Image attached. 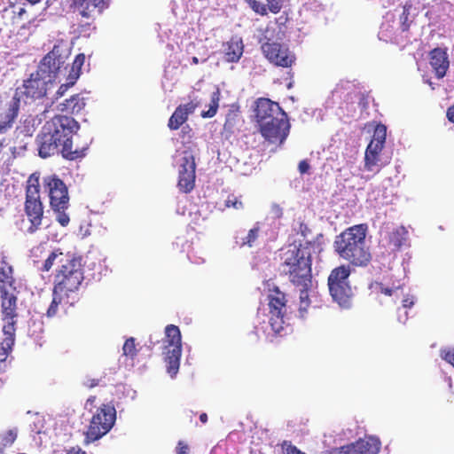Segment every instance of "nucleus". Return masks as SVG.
Listing matches in <instances>:
<instances>
[{"label": "nucleus", "mask_w": 454, "mask_h": 454, "mask_svg": "<svg viewBox=\"0 0 454 454\" xmlns=\"http://www.w3.org/2000/svg\"><path fill=\"white\" fill-rule=\"evenodd\" d=\"M80 129L73 117L56 114L43 124L36 137L38 154L46 159L58 153L63 158L74 160L85 155L86 148H73V137Z\"/></svg>", "instance_id": "f257e3e1"}, {"label": "nucleus", "mask_w": 454, "mask_h": 454, "mask_svg": "<svg viewBox=\"0 0 454 454\" xmlns=\"http://www.w3.org/2000/svg\"><path fill=\"white\" fill-rule=\"evenodd\" d=\"M83 279L84 272L81 259L74 256L58 266L53 278L52 301L47 309V317L56 316L59 305H74L78 301V291Z\"/></svg>", "instance_id": "f03ea898"}, {"label": "nucleus", "mask_w": 454, "mask_h": 454, "mask_svg": "<svg viewBox=\"0 0 454 454\" xmlns=\"http://www.w3.org/2000/svg\"><path fill=\"white\" fill-rule=\"evenodd\" d=\"M319 247L314 239L291 245L282 254L280 270L294 286H308L312 279V253Z\"/></svg>", "instance_id": "7ed1b4c3"}, {"label": "nucleus", "mask_w": 454, "mask_h": 454, "mask_svg": "<svg viewBox=\"0 0 454 454\" xmlns=\"http://www.w3.org/2000/svg\"><path fill=\"white\" fill-rule=\"evenodd\" d=\"M367 229L365 223H361L343 231L336 236L333 242L335 253L353 266H367L372 260V254L365 240Z\"/></svg>", "instance_id": "20e7f679"}, {"label": "nucleus", "mask_w": 454, "mask_h": 454, "mask_svg": "<svg viewBox=\"0 0 454 454\" xmlns=\"http://www.w3.org/2000/svg\"><path fill=\"white\" fill-rule=\"evenodd\" d=\"M43 188L57 222L63 227L67 226L70 218L67 210L70 207V198L67 184L57 175H51L43 177Z\"/></svg>", "instance_id": "39448f33"}, {"label": "nucleus", "mask_w": 454, "mask_h": 454, "mask_svg": "<svg viewBox=\"0 0 454 454\" xmlns=\"http://www.w3.org/2000/svg\"><path fill=\"white\" fill-rule=\"evenodd\" d=\"M24 212L30 223L27 231L33 234L41 228L44 214L40 197L39 176L35 173L30 175L27 180Z\"/></svg>", "instance_id": "423d86ee"}, {"label": "nucleus", "mask_w": 454, "mask_h": 454, "mask_svg": "<svg viewBox=\"0 0 454 454\" xmlns=\"http://www.w3.org/2000/svg\"><path fill=\"white\" fill-rule=\"evenodd\" d=\"M351 270L349 265H340L332 270L328 276L329 293L340 306L348 308L353 298V291L349 281Z\"/></svg>", "instance_id": "0eeeda50"}, {"label": "nucleus", "mask_w": 454, "mask_h": 454, "mask_svg": "<svg viewBox=\"0 0 454 454\" xmlns=\"http://www.w3.org/2000/svg\"><path fill=\"white\" fill-rule=\"evenodd\" d=\"M116 420V410L112 403H103L93 414L85 433V443L93 442L106 434Z\"/></svg>", "instance_id": "6e6552de"}, {"label": "nucleus", "mask_w": 454, "mask_h": 454, "mask_svg": "<svg viewBox=\"0 0 454 454\" xmlns=\"http://www.w3.org/2000/svg\"><path fill=\"white\" fill-rule=\"evenodd\" d=\"M269 323L275 333H280L285 327V317L287 311L286 294L278 286L269 290L267 295Z\"/></svg>", "instance_id": "1a4fd4ad"}, {"label": "nucleus", "mask_w": 454, "mask_h": 454, "mask_svg": "<svg viewBox=\"0 0 454 454\" xmlns=\"http://www.w3.org/2000/svg\"><path fill=\"white\" fill-rule=\"evenodd\" d=\"M290 128L287 114L284 112L259 125L258 130L268 143L281 146L289 135Z\"/></svg>", "instance_id": "9d476101"}, {"label": "nucleus", "mask_w": 454, "mask_h": 454, "mask_svg": "<svg viewBox=\"0 0 454 454\" xmlns=\"http://www.w3.org/2000/svg\"><path fill=\"white\" fill-rule=\"evenodd\" d=\"M263 56L270 63L284 68H290L296 61V57L288 46L268 39L261 46Z\"/></svg>", "instance_id": "9b49d317"}, {"label": "nucleus", "mask_w": 454, "mask_h": 454, "mask_svg": "<svg viewBox=\"0 0 454 454\" xmlns=\"http://www.w3.org/2000/svg\"><path fill=\"white\" fill-rule=\"evenodd\" d=\"M52 84L53 82L51 81L49 75L44 76V74L35 70L27 80H24L20 93L26 100L42 99L46 97Z\"/></svg>", "instance_id": "f8f14e48"}, {"label": "nucleus", "mask_w": 454, "mask_h": 454, "mask_svg": "<svg viewBox=\"0 0 454 454\" xmlns=\"http://www.w3.org/2000/svg\"><path fill=\"white\" fill-rule=\"evenodd\" d=\"M387 137V128L385 125L378 124L373 132L372 138L366 147L364 153V168L367 171H373L380 161L382 152Z\"/></svg>", "instance_id": "ddd939ff"}, {"label": "nucleus", "mask_w": 454, "mask_h": 454, "mask_svg": "<svg viewBox=\"0 0 454 454\" xmlns=\"http://www.w3.org/2000/svg\"><path fill=\"white\" fill-rule=\"evenodd\" d=\"M107 6V0H73L74 12L90 20L84 25H80L79 32L83 33L90 30L91 24L96 17L100 15Z\"/></svg>", "instance_id": "4468645a"}, {"label": "nucleus", "mask_w": 454, "mask_h": 454, "mask_svg": "<svg viewBox=\"0 0 454 454\" xmlns=\"http://www.w3.org/2000/svg\"><path fill=\"white\" fill-rule=\"evenodd\" d=\"M196 162L193 154L184 152L178 167L177 187L181 192L189 193L195 187Z\"/></svg>", "instance_id": "2eb2a0df"}, {"label": "nucleus", "mask_w": 454, "mask_h": 454, "mask_svg": "<svg viewBox=\"0 0 454 454\" xmlns=\"http://www.w3.org/2000/svg\"><path fill=\"white\" fill-rule=\"evenodd\" d=\"M66 61V56L59 53V48L54 46L52 50L47 53L38 65L37 71L51 78L54 82L59 71Z\"/></svg>", "instance_id": "dca6fc26"}, {"label": "nucleus", "mask_w": 454, "mask_h": 454, "mask_svg": "<svg viewBox=\"0 0 454 454\" xmlns=\"http://www.w3.org/2000/svg\"><path fill=\"white\" fill-rule=\"evenodd\" d=\"M380 442L378 439L369 437L359 439L354 443L333 449L330 454H378Z\"/></svg>", "instance_id": "f3484780"}, {"label": "nucleus", "mask_w": 454, "mask_h": 454, "mask_svg": "<svg viewBox=\"0 0 454 454\" xmlns=\"http://www.w3.org/2000/svg\"><path fill=\"white\" fill-rule=\"evenodd\" d=\"M254 119L257 125H261L271 118L281 115L285 111L278 103L266 98H260L254 102Z\"/></svg>", "instance_id": "a211bd4d"}, {"label": "nucleus", "mask_w": 454, "mask_h": 454, "mask_svg": "<svg viewBox=\"0 0 454 454\" xmlns=\"http://www.w3.org/2000/svg\"><path fill=\"white\" fill-rule=\"evenodd\" d=\"M20 109V98L14 95L9 102L0 100V132L12 127Z\"/></svg>", "instance_id": "6ab92c4d"}, {"label": "nucleus", "mask_w": 454, "mask_h": 454, "mask_svg": "<svg viewBox=\"0 0 454 454\" xmlns=\"http://www.w3.org/2000/svg\"><path fill=\"white\" fill-rule=\"evenodd\" d=\"M429 64L438 79L446 75L450 67L449 56L446 49L434 48L429 52Z\"/></svg>", "instance_id": "aec40b11"}, {"label": "nucleus", "mask_w": 454, "mask_h": 454, "mask_svg": "<svg viewBox=\"0 0 454 454\" xmlns=\"http://www.w3.org/2000/svg\"><path fill=\"white\" fill-rule=\"evenodd\" d=\"M199 106V101H190L187 104L179 105L168 121V129L171 130L178 129L187 121L189 115L193 114Z\"/></svg>", "instance_id": "412c9836"}, {"label": "nucleus", "mask_w": 454, "mask_h": 454, "mask_svg": "<svg viewBox=\"0 0 454 454\" xmlns=\"http://www.w3.org/2000/svg\"><path fill=\"white\" fill-rule=\"evenodd\" d=\"M2 320L18 317V297L16 291L0 293Z\"/></svg>", "instance_id": "4be33fe9"}, {"label": "nucleus", "mask_w": 454, "mask_h": 454, "mask_svg": "<svg viewBox=\"0 0 454 454\" xmlns=\"http://www.w3.org/2000/svg\"><path fill=\"white\" fill-rule=\"evenodd\" d=\"M13 267L5 261L0 264V293L16 291Z\"/></svg>", "instance_id": "5701e85b"}, {"label": "nucleus", "mask_w": 454, "mask_h": 454, "mask_svg": "<svg viewBox=\"0 0 454 454\" xmlns=\"http://www.w3.org/2000/svg\"><path fill=\"white\" fill-rule=\"evenodd\" d=\"M84 98L80 94H74L64 102L59 104L58 110L70 114H79L85 107Z\"/></svg>", "instance_id": "b1692460"}, {"label": "nucleus", "mask_w": 454, "mask_h": 454, "mask_svg": "<svg viewBox=\"0 0 454 454\" xmlns=\"http://www.w3.org/2000/svg\"><path fill=\"white\" fill-rule=\"evenodd\" d=\"M164 354L167 372L171 377H175L179 370L182 348H179L178 347L176 348H168L167 349H164Z\"/></svg>", "instance_id": "393cba45"}, {"label": "nucleus", "mask_w": 454, "mask_h": 454, "mask_svg": "<svg viewBox=\"0 0 454 454\" xmlns=\"http://www.w3.org/2000/svg\"><path fill=\"white\" fill-rule=\"evenodd\" d=\"M243 51L242 41L232 38L224 44V59L229 63H236L240 59Z\"/></svg>", "instance_id": "a878e982"}, {"label": "nucleus", "mask_w": 454, "mask_h": 454, "mask_svg": "<svg viewBox=\"0 0 454 454\" xmlns=\"http://www.w3.org/2000/svg\"><path fill=\"white\" fill-rule=\"evenodd\" d=\"M403 286V284L400 281L393 282L391 286L386 285L382 282L375 281L370 285V289L372 290V293L375 294L376 295L384 294L387 296H392L397 291L401 290Z\"/></svg>", "instance_id": "bb28decb"}, {"label": "nucleus", "mask_w": 454, "mask_h": 454, "mask_svg": "<svg viewBox=\"0 0 454 454\" xmlns=\"http://www.w3.org/2000/svg\"><path fill=\"white\" fill-rule=\"evenodd\" d=\"M165 337L168 345L165 346L164 349L176 348L178 347L182 348V336L178 326L175 325H168L165 328Z\"/></svg>", "instance_id": "cd10ccee"}, {"label": "nucleus", "mask_w": 454, "mask_h": 454, "mask_svg": "<svg viewBox=\"0 0 454 454\" xmlns=\"http://www.w3.org/2000/svg\"><path fill=\"white\" fill-rule=\"evenodd\" d=\"M72 257L73 256L64 254L61 249L56 248L48 254L40 270L43 272H48L52 268L55 262H57L59 265H62L63 261L72 259Z\"/></svg>", "instance_id": "c85d7f7f"}, {"label": "nucleus", "mask_w": 454, "mask_h": 454, "mask_svg": "<svg viewBox=\"0 0 454 454\" xmlns=\"http://www.w3.org/2000/svg\"><path fill=\"white\" fill-rule=\"evenodd\" d=\"M7 323L3 326V333L4 334V338L2 340L3 345L6 347V348H10V346H13L15 342V332H16V323L17 319L13 318L12 320H5Z\"/></svg>", "instance_id": "c756f323"}, {"label": "nucleus", "mask_w": 454, "mask_h": 454, "mask_svg": "<svg viewBox=\"0 0 454 454\" xmlns=\"http://www.w3.org/2000/svg\"><path fill=\"white\" fill-rule=\"evenodd\" d=\"M220 95V90L216 88L211 94L208 109L207 111H202L200 114L202 118H212L216 114L219 108Z\"/></svg>", "instance_id": "7c9ffc66"}, {"label": "nucleus", "mask_w": 454, "mask_h": 454, "mask_svg": "<svg viewBox=\"0 0 454 454\" xmlns=\"http://www.w3.org/2000/svg\"><path fill=\"white\" fill-rule=\"evenodd\" d=\"M300 289V304H299V310L300 313L302 314L303 312H306L308 308L309 307L310 301L309 298V290L312 286V281L308 286H295Z\"/></svg>", "instance_id": "2f4dec72"}, {"label": "nucleus", "mask_w": 454, "mask_h": 454, "mask_svg": "<svg viewBox=\"0 0 454 454\" xmlns=\"http://www.w3.org/2000/svg\"><path fill=\"white\" fill-rule=\"evenodd\" d=\"M402 303H403V309H397V313H398L397 319L400 323L405 324V322L408 319V313L405 310V309L411 308L414 305V297L411 296V295H407L406 297H404L403 299Z\"/></svg>", "instance_id": "473e14b6"}, {"label": "nucleus", "mask_w": 454, "mask_h": 454, "mask_svg": "<svg viewBox=\"0 0 454 454\" xmlns=\"http://www.w3.org/2000/svg\"><path fill=\"white\" fill-rule=\"evenodd\" d=\"M122 350L124 356H129L132 359L137 356V350L136 348L135 339L133 337L126 340L122 347Z\"/></svg>", "instance_id": "72a5a7b5"}, {"label": "nucleus", "mask_w": 454, "mask_h": 454, "mask_svg": "<svg viewBox=\"0 0 454 454\" xmlns=\"http://www.w3.org/2000/svg\"><path fill=\"white\" fill-rule=\"evenodd\" d=\"M256 14L265 16L268 14L266 4L257 0H244Z\"/></svg>", "instance_id": "f704fd0d"}, {"label": "nucleus", "mask_w": 454, "mask_h": 454, "mask_svg": "<svg viewBox=\"0 0 454 454\" xmlns=\"http://www.w3.org/2000/svg\"><path fill=\"white\" fill-rule=\"evenodd\" d=\"M13 346H10V348H6L3 345V341L0 344V371H5L7 367V358L12 350Z\"/></svg>", "instance_id": "c9c22d12"}, {"label": "nucleus", "mask_w": 454, "mask_h": 454, "mask_svg": "<svg viewBox=\"0 0 454 454\" xmlns=\"http://www.w3.org/2000/svg\"><path fill=\"white\" fill-rule=\"evenodd\" d=\"M85 61V56L82 53L76 55L73 66H72V73L75 79H77L80 75V71L82 67L83 66Z\"/></svg>", "instance_id": "e433bc0d"}, {"label": "nucleus", "mask_w": 454, "mask_h": 454, "mask_svg": "<svg viewBox=\"0 0 454 454\" xmlns=\"http://www.w3.org/2000/svg\"><path fill=\"white\" fill-rule=\"evenodd\" d=\"M240 198L241 197L235 196L234 194L229 195L224 202L225 207H233L234 209L243 208V203Z\"/></svg>", "instance_id": "4c0bfd02"}, {"label": "nucleus", "mask_w": 454, "mask_h": 454, "mask_svg": "<svg viewBox=\"0 0 454 454\" xmlns=\"http://www.w3.org/2000/svg\"><path fill=\"white\" fill-rule=\"evenodd\" d=\"M259 227H254L253 229H251L247 236L245 239H243L241 245H247L248 247H252L259 236Z\"/></svg>", "instance_id": "58836bf2"}, {"label": "nucleus", "mask_w": 454, "mask_h": 454, "mask_svg": "<svg viewBox=\"0 0 454 454\" xmlns=\"http://www.w3.org/2000/svg\"><path fill=\"white\" fill-rule=\"evenodd\" d=\"M17 430L10 429L2 436L1 442L4 446L12 445L17 439Z\"/></svg>", "instance_id": "ea45409f"}, {"label": "nucleus", "mask_w": 454, "mask_h": 454, "mask_svg": "<svg viewBox=\"0 0 454 454\" xmlns=\"http://www.w3.org/2000/svg\"><path fill=\"white\" fill-rule=\"evenodd\" d=\"M410 11L409 8L404 6L403 10V13L400 16L401 21V30L403 32H407L410 29L411 21L409 20Z\"/></svg>", "instance_id": "a19ab883"}, {"label": "nucleus", "mask_w": 454, "mask_h": 454, "mask_svg": "<svg viewBox=\"0 0 454 454\" xmlns=\"http://www.w3.org/2000/svg\"><path fill=\"white\" fill-rule=\"evenodd\" d=\"M267 12L277 14L283 7V0H266Z\"/></svg>", "instance_id": "79ce46f5"}, {"label": "nucleus", "mask_w": 454, "mask_h": 454, "mask_svg": "<svg viewBox=\"0 0 454 454\" xmlns=\"http://www.w3.org/2000/svg\"><path fill=\"white\" fill-rule=\"evenodd\" d=\"M441 357L454 367V349H442Z\"/></svg>", "instance_id": "37998d69"}, {"label": "nucleus", "mask_w": 454, "mask_h": 454, "mask_svg": "<svg viewBox=\"0 0 454 454\" xmlns=\"http://www.w3.org/2000/svg\"><path fill=\"white\" fill-rule=\"evenodd\" d=\"M298 233L303 237L304 242L309 239V237L312 234L311 229L304 223H301L299 225Z\"/></svg>", "instance_id": "c03bdc74"}, {"label": "nucleus", "mask_w": 454, "mask_h": 454, "mask_svg": "<svg viewBox=\"0 0 454 454\" xmlns=\"http://www.w3.org/2000/svg\"><path fill=\"white\" fill-rule=\"evenodd\" d=\"M189 446L187 443H185L184 441H179L177 442L176 451V454H189Z\"/></svg>", "instance_id": "a18cd8bd"}, {"label": "nucleus", "mask_w": 454, "mask_h": 454, "mask_svg": "<svg viewBox=\"0 0 454 454\" xmlns=\"http://www.w3.org/2000/svg\"><path fill=\"white\" fill-rule=\"evenodd\" d=\"M100 379H93V378H87L83 382L82 385L87 388H93L95 387H98L100 383Z\"/></svg>", "instance_id": "49530a36"}, {"label": "nucleus", "mask_w": 454, "mask_h": 454, "mask_svg": "<svg viewBox=\"0 0 454 454\" xmlns=\"http://www.w3.org/2000/svg\"><path fill=\"white\" fill-rule=\"evenodd\" d=\"M358 105L362 109H367L369 106V94L368 93H361Z\"/></svg>", "instance_id": "de8ad7c7"}, {"label": "nucleus", "mask_w": 454, "mask_h": 454, "mask_svg": "<svg viewBox=\"0 0 454 454\" xmlns=\"http://www.w3.org/2000/svg\"><path fill=\"white\" fill-rule=\"evenodd\" d=\"M45 252V247L43 244H40L32 249V256L35 258L41 257L42 254Z\"/></svg>", "instance_id": "09e8293b"}, {"label": "nucleus", "mask_w": 454, "mask_h": 454, "mask_svg": "<svg viewBox=\"0 0 454 454\" xmlns=\"http://www.w3.org/2000/svg\"><path fill=\"white\" fill-rule=\"evenodd\" d=\"M310 168L309 163L307 160H302L299 162L298 169L301 174L307 173Z\"/></svg>", "instance_id": "8fccbe9b"}, {"label": "nucleus", "mask_w": 454, "mask_h": 454, "mask_svg": "<svg viewBox=\"0 0 454 454\" xmlns=\"http://www.w3.org/2000/svg\"><path fill=\"white\" fill-rule=\"evenodd\" d=\"M74 84V82H70V83H67V84H61L59 88V90H57V96L58 97H61L65 94V92L67 90V89Z\"/></svg>", "instance_id": "3c124183"}, {"label": "nucleus", "mask_w": 454, "mask_h": 454, "mask_svg": "<svg viewBox=\"0 0 454 454\" xmlns=\"http://www.w3.org/2000/svg\"><path fill=\"white\" fill-rule=\"evenodd\" d=\"M446 116L450 122L454 123V105L447 109Z\"/></svg>", "instance_id": "603ef678"}, {"label": "nucleus", "mask_w": 454, "mask_h": 454, "mask_svg": "<svg viewBox=\"0 0 454 454\" xmlns=\"http://www.w3.org/2000/svg\"><path fill=\"white\" fill-rule=\"evenodd\" d=\"M96 399H97V396L96 395H90L87 400H86V403H85V406L86 408L88 406H94V403L96 402Z\"/></svg>", "instance_id": "864d4df0"}, {"label": "nucleus", "mask_w": 454, "mask_h": 454, "mask_svg": "<svg viewBox=\"0 0 454 454\" xmlns=\"http://www.w3.org/2000/svg\"><path fill=\"white\" fill-rule=\"evenodd\" d=\"M67 454H86V452L80 448H74L73 447L71 450H68Z\"/></svg>", "instance_id": "5fc2aeb1"}, {"label": "nucleus", "mask_w": 454, "mask_h": 454, "mask_svg": "<svg viewBox=\"0 0 454 454\" xmlns=\"http://www.w3.org/2000/svg\"><path fill=\"white\" fill-rule=\"evenodd\" d=\"M191 132H192V129L190 128V126H189V125H186V126L183 127V129H182V133L184 134V136L185 134H188V136H189V137H191V135H190V134H191Z\"/></svg>", "instance_id": "6e6d98bb"}, {"label": "nucleus", "mask_w": 454, "mask_h": 454, "mask_svg": "<svg viewBox=\"0 0 454 454\" xmlns=\"http://www.w3.org/2000/svg\"><path fill=\"white\" fill-rule=\"evenodd\" d=\"M200 420L201 423L206 424L207 422V413L203 412L200 415Z\"/></svg>", "instance_id": "4d7b16f0"}, {"label": "nucleus", "mask_w": 454, "mask_h": 454, "mask_svg": "<svg viewBox=\"0 0 454 454\" xmlns=\"http://www.w3.org/2000/svg\"><path fill=\"white\" fill-rule=\"evenodd\" d=\"M3 372L4 371H0V388L4 386L5 382V378L4 377V375H2Z\"/></svg>", "instance_id": "13d9d810"}, {"label": "nucleus", "mask_w": 454, "mask_h": 454, "mask_svg": "<svg viewBox=\"0 0 454 454\" xmlns=\"http://www.w3.org/2000/svg\"><path fill=\"white\" fill-rule=\"evenodd\" d=\"M199 59L197 57H192V65H198L199 64Z\"/></svg>", "instance_id": "bf43d9fd"}, {"label": "nucleus", "mask_w": 454, "mask_h": 454, "mask_svg": "<svg viewBox=\"0 0 454 454\" xmlns=\"http://www.w3.org/2000/svg\"><path fill=\"white\" fill-rule=\"evenodd\" d=\"M392 246L394 249H397L402 246V244H392Z\"/></svg>", "instance_id": "052dcab7"}, {"label": "nucleus", "mask_w": 454, "mask_h": 454, "mask_svg": "<svg viewBox=\"0 0 454 454\" xmlns=\"http://www.w3.org/2000/svg\"><path fill=\"white\" fill-rule=\"evenodd\" d=\"M28 2H30L31 4H36L38 3L40 0H27Z\"/></svg>", "instance_id": "680f3d73"}, {"label": "nucleus", "mask_w": 454, "mask_h": 454, "mask_svg": "<svg viewBox=\"0 0 454 454\" xmlns=\"http://www.w3.org/2000/svg\"><path fill=\"white\" fill-rule=\"evenodd\" d=\"M19 90H20V88H17L15 95H17V97H19L20 98V97L19 96V93H18Z\"/></svg>", "instance_id": "e2e57ef3"}, {"label": "nucleus", "mask_w": 454, "mask_h": 454, "mask_svg": "<svg viewBox=\"0 0 454 454\" xmlns=\"http://www.w3.org/2000/svg\"><path fill=\"white\" fill-rule=\"evenodd\" d=\"M19 90H20V88H17L15 95H17V97H19L20 98V97L19 96V93H18Z\"/></svg>", "instance_id": "0e129e2a"}, {"label": "nucleus", "mask_w": 454, "mask_h": 454, "mask_svg": "<svg viewBox=\"0 0 454 454\" xmlns=\"http://www.w3.org/2000/svg\"><path fill=\"white\" fill-rule=\"evenodd\" d=\"M24 12H25V10L23 8H21L19 14H22Z\"/></svg>", "instance_id": "69168bd1"}, {"label": "nucleus", "mask_w": 454, "mask_h": 454, "mask_svg": "<svg viewBox=\"0 0 454 454\" xmlns=\"http://www.w3.org/2000/svg\"><path fill=\"white\" fill-rule=\"evenodd\" d=\"M0 454H3V452H2V451H0Z\"/></svg>", "instance_id": "338daca9"}]
</instances>
